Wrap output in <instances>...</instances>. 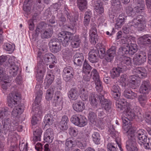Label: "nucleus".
Wrapping results in <instances>:
<instances>
[{
	"instance_id": "f257e3e1",
	"label": "nucleus",
	"mask_w": 151,
	"mask_h": 151,
	"mask_svg": "<svg viewBox=\"0 0 151 151\" xmlns=\"http://www.w3.org/2000/svg\"><path fill=\"white\" fill-rule=\"evenodd\" d=\"M35 88L36 98L32 108V111L35 113L31 120L32 124L33 125H35L37 123L39 120L37 117H41L42 116L43 114L40 104L42 94V88L40 85L38 84L36 86Z\"/></svg>"
},
{
	"instance_id": "f03ea898",
	"label": "nucleus",
	"mask_w": 151,
	"mask_h": 151,
	"mask_svg": "<svg viewBox=\"0 0 151 151\" xmlns=\"http://www.w3.org/2000/svg\"><path fill=\"white\" fill-rule=\"evenodd\" d=\"M10 115L8 111L7 107L4 108L2 110H0V118L2 119L3 129L6 134L8 132H12L16 129L18 123L15 122V125L14 126L12 125L11 121L10 118L7 117Z\"/></svg>"
},
{
	"instance_id": "7ed1b4c3",
	"label": "nucleus",
	"mask_w": 151,
	"mask_h": 151,
	"mask_svg": "<svg viewBox=\"0 0 151 151\" xmlns=\"http://www.w3.org/2000/svg\"><path fill=\"white\" fill-rule=\"evenodd\" d=\"M116 107L118 111H123L129 119L132 120L135 118V111L126 105V102L121 100L117 101L116 102Z\"/></svg>"
},
{
	"instance_id": "20e7f679",
	"label": "nucleus",
	"mask_w": 151,
	"mask_h": 151,
	"mask_svg": "<svg viewBox=\"0 0 151 151\" xmlns=\"http://www.w3.org/2000/svg\"><path fill=\"white\" fill-rule=\"evenodd\" d=\"M137 50V45L136 44H133L131 45H124L121 46L118 51L119 55L123 56L124 55H133Z\"/></svg>"
},
{
	"instance_id": "39448f33",
	"label": "nucleus",
	"mask_w": 151,
	"mask_h": 151,
	"mask_svg": "<svg viewBox=\"0 0 151 151\" xmlns=\"http://www.w3.org/2000/svg\"><path fill=\"white\" fill-rule=\"evenodd\" d=\"M71 122L74 124L80 127H83L87 123V120L86 118L81 115H74L70 119Z\"/></svg>"
},
{
	"instance_id": "423d86ee",
	"label": "nucleus",
	"mask_w": 151,
	"mask_h": 151,
	"mask_svg": "<svg viewBox=\"0 0 151 151\" xmlns=\"http://www.w3.org/2000/svg\"><path fill=\"white\" fill-rule=\"evenodd\" d=\"M92 74H93L92 78L94 82L96 91L99 93L103 92L102 82L100 79L99 73L96 69H93L92 71Z\"/></svg>"
},
{
	"instance_id": "0eeeda50",
	"label": "nucleus",
	"mask_w": 151,
	"mask_h": 151,
	"mask_svg": "<svg viewBox=\"0 0 151 151\" xmlns=\"http://www.w3.org/2000/svg\"><path fill=\"white\" fill-rule=\"evenodd\" d=\"M73 34L67 31H62L59 34V39L64 46H67L72 40Z\"/></svg>"
},
{
	"instance_id": "6e6552de",
	"label": "nucleus",
	"mask_w": 151,
	"mask_h": 151,
	"mask_svg": "<svg viewBox=\"0 0 151 151\" xmlns=\"http://www.w3.org/2000/svg\"><path fill=\"white\" fill-rule=\"evenodd\" d=\"M131 25L134 27H138V30L142 31L146 27L147 20L144 17H142L140 19H134L130 22Z\"/></svg>"
},
{
	"instance_id": "1a4fd4ad",
	"label": "nucleus",
	"mask_w": 151,
	"mask_h": 151,
	"mask_svg": "<svg viewBox=\"0 0 151 151\" xmlns=\"http://www.w3.org/2000/svg\"><path fill=\"white\" fill-rule=\"evenodd\" d=\"M20 99L19 94L14 92L11 93L8 97V106L11 108H12L15 104H18V102Z\"/></svg>"
},
{
	"instance_id": "9d476101",
	"label": "nucleus",
	"mask_w": 151,
	"mask_h": 151,
	"mask_svg": "<svg viewBox=\"0 0 151 151\" xmlns=\"http://www.w3.org/2000/svg\"><path fill=\"white\" fill-rule=\"evenodd\" d=\"M74 74L73 68L70 66L66 67L63 70V76L64 80L66 82L70 81L73 78Z\"/></svg>"
},
{
	"instance_id": "9b49d317",
	"label": "nucleus",
	"mask_w": 151,
	"mask_h": 151,
	"mask_svg": "<svg viewBox=\"0 0 151 151\" xmlns=\"http://www.w3.org/2000/svg\"><path fill=\"white\" fill-rule=\"evenodd\" d=\"M147 54L144 51H140L136 54V56L134 58V63L138 65H141L146 61Z\"/></svg>"
},
{
	"instance_id": "f8f14e48",
	"label": "nucleus",
	"mask_w": 151,
	"mask_h": 151,
	"mask_svg": "<svg viewBox=\"0 0 151 151\" xmlns=\"http://www.w3.org/2000/svg\"><path fill=\"white\" fill-rule=\"evenodd\" d=\"M49 44L50 50L52 52L57 53L60 51V44L58 39H52L50 40Z\"/></svg>"
},
{
	"instance_id": "ddd939ff",
	"label": "nucleus",
	"mask_w": 151,
	"mask_h": 151,
	"mask_svg": "<svg viewBox=\"0 0 151 151\" xmlns=\"http://www.w3.org/2000/svg\"><path fill=\"white\" fill-rule=\"evenodd\" d=\"M151 89V84L148 80L142 81L139 88V93L142 94H148Z\"/></svg>"
},
{
	"instance_id": "4468645a",
	"label": "nucleus",
	"mask_w": 151,
	"mask_h": 151,
	"mask_svg": "<svg viewBox=\"0 0 151 151\" xmlns=\"http://www.w3.org/2000/svg\"><path fill=\"white\" fill-rule=\"evenodd\" d=\"M136 129V127L133 124H130L128 126L124 127L125 132L124 133L127 136L129 140H133Z\"/></svg>"
},
{
	"instance_id": "2eb2a0df",
	"label": "nucleus",
	"mask_w": 151,
	"mask_h": 151,
	"mask_svg": "<svg viewBox=\"0 0 151 151\" xmlns=\"http://www.w3.org/2000/svg\"><path fill=\"white\" fill-rule=\"evenodd\" d=\"M46 24L44 22H41L38 23L36 28L35 33L32 35V39L35 41L37 38L40 33H41L46 29Z\"/></svg>"
},
{
	"instance_id": "dca6fc26",
	"label": "nucleus",
	"mask_w": 151,
	"mask_h": 151,
	"mask_svg": "<svg viewBox=\"0 0 151 151\" xmlns=\"http://www.w3.org/2000/svg\"><path fill=\"white\" fill-rule=\"evenodd\" d=\"M137 137L138 143L141 146L143 145L148 139L147 135L143 129L139 130L137 133Z\"/></svg>"
},
{
	"instance_id": "f3484780",
	"label": "nucleus",
	"mask_w": 151,
	"mask_h": 151,
	"mask_svg": "<svg viewBox=\"0 0 151 151\" xmlns=\"http://www.w3.org/2000/svg\"><path fill=\"white\" fill-rule=\"evenodd\" d=\"M99 100L102 108L106 111H109L111 108L112 102L109 99H105L103 95L99 96Z\"/></svg>"
},
{
	"instance_id": "a211bd4d",
	"label": "nucleus",
	"mask_w": 151,
	"mask_h": 151,
	"mask_svg": "<svg viewBox=\"0 0 151 151\" xmlns=\"http://www.w3.org/2000/svg\"><path fill=\"white\" fill-rule=\"evenodd\" d=\"M60 91H58L55 92L54 96L55 106L58 110H61L63 108V101Z\"/></svg>"
},
{
	"instance_id": "6ab92c4d",
	"label": "nucleus",
	"mask_w": 151,
	"mask_h": 151,
	"mask_svg": "<svg viewBox=\"0 0 151 151\" xmlns=\"http://www.w3.org/2000/svg\"><path fill=\"white\" fill-rule=\"evenodd\" d=\"M126 67L125 66L122 67L118 65L117 67L113 68L111 71V77L114 79L119 77L121 73L126 71Z\"/></svg>"
},
{
	"instance_id": "aec40b11",
	"label": "nucleus",
	"mask_w": 151,
	"mask_h": 151,
	"mask_svg": "<svg viewBox=\"0 0 151 151\" xmlns=\"http://www.w3.org/2000/svg\"><path fill=\"white\" fill-rule=\"evenodd\" d=\"M99 50L97 49L91 50L88 53V60L92 63L97 62L99 60Z\"/></svg>"
},
{
	"instance_id": "412c9836",
	"label": "nucleus",
	"mask_w": 151,
	"mask_h": 151,
	"mask_svg": "<svg viewBox=\"0 0 151 151\" xmlns=\"http://www.w3.org/2000/svg\"><path fill=\"white\" fill-rule=\"evenodd\" d=\"M116 47L112 46L109 49L105 54V59L107 62H111L113 60L116 54Z\"/></svg>"
},
{
	"instance_id": "4be33fe9",
	"label": "nucleus",
	"mask_w": 151,
	"mask_h": 151,
	"mask_svg": "<svg viewBox=\"0 0 151 151\" xmlns=\"http://www.w3.org/2000/svg\"><path fill=\"white\" fill-rule=\"evenodd\" d=\"M43 58L45 63L47 65L56 63L57 60L55 57L51 53L45 54L43 55Z\"/></svg>"
},
{
	"instance_id": "5701e85b",
	"label": "nucleus",
	"mask_w": 151,
	"mask_h": 151,
	"mask_svg": "<svg viewBox=\"0 0 151 151\" xmlns=\"http://www.w3.org/2000/svg\"><path fill=\"white\" fill-rule=\"evenodd\" d=\"M101 95H98L94 93H91L89 96V101L91 106L94 108L97 107L98 104V99H99V96Z\"/></svg>"
},
{
	"instance_id": "b1692460",
	"label": "nucleus",
	"mask_w": 151,
	"mask_h": 151,
	"mask_svg": "<svg viewBox=\"0 0 151 151\" xmlns=\"http://www.w3.org/2000/svg\"><path fill=\"white\" fill-rule=\"evenodd\" d=\"M66 15L67 19L68 22L69 23V24H70L72 27H68L69 28L73 27L75 25H77V21H78V16H75L74 17V19H73V18H71V17L70 15V14L68 12L67 10H64V15Z\"/></svg>"
},
{
	"instance_id": "393cba45",
	"label": "nucleus",
	"mask_w": 151,
	"mask_h": 151,
	"mask_svg": "<svg viewBox=\"0 0 151 151\" xmlns=\"http://www.w3.org/2000/svg\"><path fill=\"white\" fill-rule=\"evenodd\" d=\"M133 73H137L136 75L141 78H145L147 76V71L144 67H139L134 68Z\"/></svg>"
},
{
	"instance_id": "a878e982",
	"label": "nucleus",
	"mask_w": 151,
	"mask_h": 151,
	"mask_svg": "<svg viewBox=\"0 0 151 151\" xmlns=\"http://www.w3.org/2000/svg\"><path fill=\"white\" fill-rule=\"evenodd\" d=\"M83 54L81 53H77L73 57L74 63L76 65L81 66L84 60Z\"/></svg>"
},
{
	"instance_id": "bb28decb",
	"label": "nucleus",
	"mask_w": 151,
	"mask_h": 151,
	"mask_svg": "<svg viewBox=\"0 0 151 151\" xmlns=\"http://www.w3.org/2000/svg\"><path fill=\"white\" fill-rule=\"evenodd\" d=\"M126 147L127 151H138L137 142L134 140H128L126 142Z\"/></svg>"
},
{
	"instance_id": "cd10ccee",
	"label": "nucleus",
	"mask_w": 151,
	"mask_h": 151,
	"mask_svg": "<svg viewBox=\"0 0 151 151\" xmlns=\"http://www.w3.org/2000/svg\"><path fill=\"white\" fill-rule=\"evenodd\" d=\"M73 109L77 112L82 111L85 108L84 103L81 101L75 102L73 104Z\"/></svg>"
},
{
	"instance_id": "c85d7f7f",
	"label": "nucleus",
	"mask_w": 151,
	"mask_h": 151,
	"mask_svg": "<svg viewBox=\"0 0 151 151\" xmlns=\"http://www.w3.org/2000/svg\"><path fill=\"white\" fill-rule=\"evenodd\" d=\"M39 61H38L37 64V68L36 71L37 73L41 74L40 76H43V75L46 70V65L42 59H40Z\"/></svg>"
},
{
	"instance_id": "c756f323",
	"label": "nucleus",
	"mask_w": 151,
	"mask_h": 151,
	"mask_svg": "<svg viewBox=\"0 0 151 151\" xmlns=\"http://www.w3.org/2000/svg\"><path fill=\"white\" fill-rule=\"evenodd\" d=\"M9 63V70L10 74L12 76H15L17 74V72L19 69V67L18 65L15 64L14 62H10Z\"/></svg>"
},
{
	"instance_id": "7c9ffc66",
	"label": "nucleus",
	"mask_w": 151,
	"mask_h": 151,
	"mask_svg": "<svg viewBox=\"0 0 151 151\" xmlns=\"http://www.w3.org/2000/svg\"><path fill=\"white\" fill-rule=\"evenodd\" d=\"M55 119L51 114H48L45 116L43 122L45 124V126H50L54 123Z\"/></svg>"
},
{
	"instance_id": "2f4dec72",
	"label": "nucleus",
	"mask_w": 151,
	"mask_h": 151,
	"mask_svg": "<svg viewBox=\"0 0 151 151\" xmlns=\"http://www.w3.org/2000/svg\"><path fill=\"white\" fill-rule=\"evenodd\" d=\"M139 41L141 43L145 46L151 44V35H146L140 37Z\"/></svg>"
},
{
	"instance_id": "473e14b6",
	"label": "nucleus",
	"mask_w": 151,
	"mask_h": 151,
	"mask_svg": "<svg viewBox=\"0 0 151 151\" xmlns=\"http://www.w3.org/2000/svg\"><path fill=\"white\" fill-rule=\"evenodd\" d=\"M68 121L69 120L67 116L64 115L62 117L59 124V127L61 130H63L67 129L68 127Z\"/></svg>"
},
{
	"instance_id": "72a5a7b5",
	"label": "nucleus",
	"mask_w": 151,
	"mask_h": 151,
	"mask_svg": "<svg viewBox=\"0 0 151 151\" xmlns=\"http://www.w3.org/2000/svg\"><path fill=\"white\" fill-rule=\"evenodd\" d=\"M124 96L127 99H134L137 97V93L129 90H125L124 93Z\"/></svg>"
},
{
	"instance_id": "f704fd0d",
	"label": "nucleus",
	"mask_w": 151,
	"mask_h": 151,
	"mask_svg": "<svg viewBox=\"0 0 151 151\" xmlns=\"http://www.w3.org/2000/svg\"><path fill=\"white\" fill-rule=\"evenodd\" d=\"M68 96L69 99L72 100H76L78 97V93L77 89L72 88L69 91Z\"/></svg>"
},
{
	"instance_id": "c9c22d12",
	"label": "nucleus",
	"mask_w": 151,
	"mask_h": 151,
	"mask_svg": "<svg viewBox=\"0 0 151 151\" xmlns=\"http://www.w3.org/2000/svg\"><path fill=\"white\" fill-rule=\"evenodd\" d=\"M140 78L136 74L130 76L129 79L130 85L133 87L137 86L139 83Z\"/></svg>"
},
{
	"instance_id": "e433bc0d",
	"label": "nucleus",
	"mask_w": 151,
	"mask_h": 151,
	"mask_svg": "<svg viewBox=\"0 0 151 151\" xmlns=\"http://www.w3.org/2000/svg\"><path fill=\"white\" fill-rule=\"evenodd\" d=\"M42 129L38 127L33 132V140L35 141H40L42 133Z\"/></svg>"
},
{
	"instance_id": "4c0bfd02",
	"label": "nucleus",
	"mask_w": 151,
	"mask_h": 151,
	"mask_svg": "<svg viewBox=\"0 0 151 151\" xmlns=\"http://www.w3.org/2000/svg\"><path fill=\"white\" fill-rule=\"evenodd\" d=\"M53 33V30L52 28L45 29L41 34V37L42 39H48L51 37Z\"/></svg>"
},
{
	"instance_id": "58836bf2",
	"label": "nucleus",
	"mask_w": 151,
	"mask_h": 151,
	"mask_svg": "<svg viewBox=\"0 0 151 151\" xmlns=\"http://www.w3.org/2000/svg\"><path fill=\"white\" fill-rule=\"evenodd\" d=\"M131 63V59L129 57L124 56L122 58V61L118 65L121 66H125L126 67V70L127 68V65H130Z\"/></svg>"
},
{
	"instance_id": "ea45409f",
	"label": "nucleus",
	"mask_w": 151,
	"mask_h": 151,
	"mask_svg": "<svg viewBox=\"0 0 151 151\" xmlns=\"http://www.w3.org/2000/svg\"><path fill=\"white\" fill-rule=\"evenodd\" d=\"M81 42V40L79 36L76 35L72 37L71 44L73 48H76L78 47Z\"/></svg>"
},
{
	"instance_id": "a19ab883",
	"label": "nucleus",
	"mask_w": 151,
	"mask_h": 151,
	"mask_svg": "<svg viewBox=\"0 0 151 151\" xmlns=\"http://www.w3.org/2000/svg\"><path fill=\"white\" fill-rule=\"evenodd\" d=\"M90 41L91 43L95 45L98 43L99 37L97 32H89Z\"/></svg>"
},
{
	"instance_id": "79ce46f5",
	"label": "nucleus",
	"mask_w": 151,
	"mask_h": 151,
	"mask_svg": "<svg viewBox=\"0 0 151 151\" xmlns=\"http://www.w3.org/2000/svg\"><path fill=\"white\" fill-rule=\"evenodd\" d=\"M23 111V108L18 105L13 109L12 112V115L14 117H16L18 115L21 114Z\"/></svg>"
},
{
	"instance_id": "37998d69",
	"label": "nucleus",
	"mask_w": 151,
	"mask_h": 151,
	"mask_svg": "<svg viewBox=\"0 0 151 151\" xmlns=\"http://www.w3.org/2000/svg\"><path fill=\"white\" fill-rule=\"evenodd\" d=\"M83 68V72L84 73H90L92 68L89 64L88 61L86 59L84 60Z\"/></svg>"
},
{
	"instance_id": "c03bdc74",
	"label": "nucleus",
	"mask_w": 151,
	"mask_h": 151,
	"mask_svg": "<svg viewBox=\"0 0 151 151\" xmlns=\"http://www.w3.org/2000/svg\"><path fill=\"white\" fill-rule=\"evenodd\" d=\"M91 15V13L90 11L87 12L85 13L83 24L86 27L89 24Z\"/></svg>"
},
{
	"instance_id": "a18cd8bd",
	"label": "nucleus",
	"mask_w": 151,
	"mask_h": 151,
	"mask_svg": "<svg viewBox=\"0 0 151 151\" xmlns=\"http://www.w3.org/2000/svg\"><path fill=\"white\" fill-rule=\"evenodd\" d=\"M55 89V86H51V87L47 90L46 95V98L47 100H49L52 99Z\"/></svg>"
},
{
	"instance_id": "49530a36",
	"label": "nucleus",
	"mask_w": 151,
	"mask_h": 151,
	"mask_svg": "<svg viewBox=\"0 0 151 151\" xmlns=\"http://www.w3.org/2000/svg\"><path fill=\"white\" fill-rule=\"evenodd\" d=\"M91 109H89V113L88 118L89 120L92 124H94L96 123V115L95 113L91 111Z\"/></svg>"
},
{
	"instance_id": "de8ad7c7",
	"label": "nucleus",
	"mask_w": 151,
	"mask_h": 151,
	"mask_svg": "<svg viewBox=\"0 0 151 151\" xmlns=\"http://www.w3.org/2000/svg\"><path fill=\"white\" fill-rule=\"evenodd\" d=\"M77 2L79 9H85L87 8V2L86 0H77Z\"/></svg>"
},
{
	"instance_id": "09e8293b",
	"label": "nucleus",
	"mask_w": 151,
	"mask_h": 151,
	"mask_svg": "<svg viewBox=\"0 0 151 151\" xmlns=\"http://www.w3.org/2000/svg\"><path fill=\"white\" fill-rule=\"evenodd\" d=\"M93 140L95 143L98 145L100 143V137L99 132H94L92 135Z\"/></svg>"
},
{
	"instance_id": "8fccbe9b",
	"label": "nucleus",
	"mask_w": 151,
	"mask_h": 151,
	"mask_svg": "<svg viewBox=\"0 0 151 151\" xmlns=\"http://www.w3.org/2000/svg\"><path fill=\"white\" fill-rule=\"evenodd\" d=\"M75 140L73 138H69L66 140L65 145L66 147L72 150L75 145Z\"/></svg>"
},
{
	"instance_id": "3c124183",
	"label": "nucleus",
	"mask_w": 151,
	"mask_h": 151,
	"mask_svg": "<svg viewBox=\"0 0 151 151\" xmlns=\"http://www.w3.org/2000/svg\"><path fill=\"white\" fill-rule=\"evenodd\" d=\"M111 8L112 9H121V5L119 0H112Z\"/></svg>"
},
{
	"instance_id": "603ef678",
	"label": "nucleus",
	"mask_w": 151,
	"mask_h": 151,
	"mask_svg": "<svg viewBox=\"0 0 151 151\" xmlns=\"http://www.w3.org/2000/svg\"><path fill=\"white\" fill-rule=\"evenodd\" d=\"M145 6L144 0H138L134 8L136 9H144Z\"/></svg>"
},
{
	"instance_id": "864d4df0",
	"label": "nucleus",
	"mask_w": 151,
	"mask_h": 151,
	"mask_svg": "<svg viewBox=\"0 0 151 151\" xmlns=\"http://www.w3.org/2000/svg\"><path fill=\"white\" fill-rule=\"evenodd\" d=\"M92 3H94L93 5L94 9H104V7L102 2L95 1V0H92Z\"/></svg>"
},
{
	"instance_id": "5fc2aeb1",
	"label": "nucleus",
	"mask_w": 151,
	"mask_h": 151,
	"mask_svg": "<svg viewBox=\"0 0 151 151\" xmlns=\"http://www.w3.org/2000/svg\"><path fill=\"white\" fill-rule=\"evenodd\" d=\"M131 38L128 37H124L121 40V42L123 44H126V45H131L134 44L132 43Z\"/></svg>"
},
{
	"instance_id": "6e6d98bb",
	"label": "nucleus",
	"mask_w": 151,
	"mask_h": 151,
	"mask_svg": "<svg viewBox=\"0 0 151 151\" xmlns=\"http://www.w3.org/2000/svg\"><path fill=\"white\" fill-rule=\"evenodd\" d=\"M33 0H25L24 3L23 9H30Z\"/></svg>"
},
{
	"instance_id": "4d7b16f0",
	"label": "nucleus",
	"mask_w": 151,
	"mask_h": 151,
	"mask_svg": "<svg viewBox=\"0 0 151 151\" xmlns=\"http://www.w3.org/2000/svg\"><path fill=\"white\" fill-rule=\"evenodd\" d=\"M108 134L111 135V136L113 138L116 137V134L117 133L115 131L113 126L111 125L109 127Z\"/></svg>"
},
{
	"instance_id": "13d9d810",
	"label": "nucleus",
	"mask_w": 151,
	"mask_h": 151,
	"mask_svg": "<svg viewBox=\"0 0 151 151\" xmlns=\"http://www.w3.org/2000/svg\"><path fill=\"white\" fill-rule=\"evenodd\" d=\"M42 0H36L35 3L34 5V8L37 9H43L45 7L44 5L42 3Z\"/></svg>"
},
{
	"instance_id": "bf43d9fd",
	"label": "nucleus",
	"mask_w": 151,
	"mask_h": 151,
	"mask_svg": "<svg viewBox=\"0 0 151 151\" xmlns=\"http://www.w3.org/2000/svg\"><path fill=\"white\" fill-rule=\"evenodd\" d=\"M1 81L2 82L4 83H2L1 85L2 88L3 89H7L8 88V87L10 85V83L11 81L8 78L5 80Z\"/></svg>"
},
{
	"instance_id": "052dcab7",
	"label": "nucleus",
	"mask_w": 151,
	"mask_h": 151,
	"mask_svg": "<svg viewBox=\"0 0 151 151\" xmlns=\"http://www.w3.org/2000/svg\"><path fill=\"white\" fill-rule=\"evenodd\" d=\"M147 94H142L139 96L138 97V100L141 104H144L146 102L147 99Z\"/></svg>"
},
{
	"instance_id": "680f3d73",
	"label": "nucleus",
	"mask_w": 151,
	"mask_h": 151,
	"mask_svg": "<svg viewBox=\"0 0 151 151\" xmlns=\"http://www.w3.org/2000/svg\"><path fill=\"white\" fill-rule=\"evenodd\" d=\"M85 74L83 75V81L88 83L90 82V80L91 78V76L93 77V74H92V72L90 74V73H84Z\"/></svg>"
},
{
	"instance_id": "e2e57ef3",
	"label": "nucleus",
	"mask_w": 151,
	"mask_h": 151,
	"mask_svg": "<svg viewBox=\"0 0 151 151\" xmlns=\"http://www.w3.org/2000/svg\"><path fill=\"white\" fill-rule=\"evenodd\" d=\"M122 119L123 124L125 127L128 126L130 124H133L130 122L132 120L129 119L127 116H122Z\"/></svg>"
},
{
	"instance_id": "0e129e2a",
	"label": "nucleus",
	"mask_w": 151,
	"mask_h": 151,
	"mask_svg": "<svg viewBox=\"0 0 151 151\" xmlns=\"http://www.w3.org/2000/svg\"><path fill=\"white\" fill-rule=\"evenodd\" d=\"M3 69L2 68H0V80L1 81H4L6 80L8 76L6 75Z\"/></svg>"
},
{
	"instance_id": "69168bd1",
	"label": "nucleus",
	"mask_w": 151,
	"mask_h": 151,
	"mask_svg": "<svg viewBox=\"0 0 151 151\" xmlns=\"http://www.w3.org/2000/svg\"><path fill=\"white\" fill-rule=\"evenodd\" d=\"M66 22V19L65 17L62 14L61 16L59 18L58 23L60 27L64 25Z\"/></svg>"
},
{
	"instance_id": "338daca9",
	"label": "nucleus",
	"mask_w": 151,
	"mask_h": 151,
	"mask_svg": "<svg viewBox=\"0 0 151 151\" xmlns=\"http://www.w3.org/2000/svg\"><path fill=\"white\" fill-rule=\"evenodd\" d=\"M143 145L145 149L151 150V139L148 138L146 142H145Z\"/></svg>"
},
{
	"instance_id": "774afa93",
	"label": "nucleus",
	"mask_w": 151,
	"mask_h": 151,
	"mask_svg": "<svg viewBox=\"0 0 151 151\" xmlns=\"http://www.w3.org/2000/svg\"><path fill=\"white\" fill-rule=\"evenodd\" d=\"M107 151H118L117 148L111 143H108L107 144Z\"/></svg>"
}]
</instances>
